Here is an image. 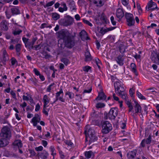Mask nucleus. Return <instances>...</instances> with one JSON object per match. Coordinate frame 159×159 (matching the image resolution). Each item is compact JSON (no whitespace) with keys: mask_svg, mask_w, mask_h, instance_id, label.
Returning <instances> with one entry per match:
<instances>
[{"mask_svg":"<svg viewBox=\"0 0 159 159\" xmlns=\"http://www.w3.org/2000/svg\"><path fill=\"white\" fill-rule=\"evenodd\" d=\"M56 34L59 39L58 41L59 50L64 56H69L71 52L66 49H71L74 46L75 42L74 37L67 30H60L56 33Z\"/></svg>","mask_w":159,"mask_h":159,"instance_id":"nucleus-1","label":"nucleus"},{"mask_svg":"<svg viewBox=\"0 0 159 159\" xmlns=\"http://www.w3.org/2000/svg\"><path fill=\"white\" fill-rule=\"evenodd\" d=\"M115 92L118 94L119 96L125 100H126L127 96L126 93L125 91L123 86L121 85L119 81H116L114 84Z\"/></svg>","mask_w":159,"mask_h":159,"instance_id":"nucleus-2","label":"nucleus"},{"mask_svg":"<svg viewBox=\"0 0 159 159\" xmlns=\"http://www.w3.org/2000/svg\"><path fill=\"white\" fill-rule=\"evenodd\" d=\"M102 132L104 134L108 133L112 129L111 124L107 120L105 121L102 123Z\"/></svg>","mask_w":159,"mask_h":159,"instance_id":"nucleus-3","label":"nucleus"},{"mask_svg":"<svg viewBox=\"0 0 159 159\" xmlns=\"http://www.w3.org/2000/svg\"><path fill=\"white\" fill-rule=\"evenodd\" d=\"M0 136L1 137L8 140L11 137V134L10 129L8 126H5L2 129Z\"/></svg>","mask_w":159,"mask_h":159,"instance_id":"nucleus-4","label":"nucleus"},{"mask_svg":"<svg viewBox=\"0 0 159 159\" xmlns=\"http://www.w3.org/2000/svg\"><path fill=\"white\" fill-rule=\"evenodd\" d=\"M74 18L69 15L66 16L65 19H61L59 21L60 24L64 26L72 25L74 22Z\"/></svg>","mask_w":159,"mask_h":159,"instance_id":"nucleus-5","label":"nucleus"},{"mask_svg":"<svg viewBox=\"0 0 159 159\" xmlns=\"http://www.w3.org/2000/svg\"><path fill=\"white\" fill-rule=\"evenodd\" d=\"M125 16L128 25L130 26L134 25L135 23V20L133 15L130 13L126 12Z\"/></svg>","mask_w":159,"mask_h":159,"instance_id":"nucleus-6","label":"nucleus"},{"mask_svg":"<svg viewBox=\"0 0 159 159\" xmlns=\"http://www.w3.org/2000/svg\"><path fill=\"white\" fill-rule=\"evenodd\" d=\"M118 109L117 108H111L107 115L109 119H115L118 115Z\"/></svg>","mask_w":159,"mask_h":159,"instance_id":"nucleus-7","label":"nucleus"},{"mask_svg":"<svg viewBox=\"0 0 159 159\" xmlns=\"http://www.w3.org/2000/svg\"><path fill=\"white\" fill-rule=\"evenodd\" d=\"M150 58L154 63L158 65H159V53H152Z\"/></svg>","mask_w":159,"mask_h":159,"instance_id":"nucleus-8","label":"nucleus"},{"mask_svg":"<svg viewBox=\"0 0 159 159\" xmlns=\"http://www.w3.org/2000/svg\"><path fill=\"white\" fill-rule=\"evenodd\" d=\"M22 146L23 144L21 141L19 139L15 140L12 144V147L15 150L22 148Z\"/></svg>","mask_w":159,"mask_h":159,"instance_id":"nucleus-9","label":"nucleus"},{"mask_svg":"<svg viewBox=\"0 0 159 159\" xmlns=\"http://www.w3.org/2000/svg\"><path fill=\"white\" fill-rule=\"evenodd\" d=\"M9 24L6 20H4L0 23V28L4 31H7L8 29V25Z\"/></svg>","mask_w":159,"mask_h":159,"instance_id":"nucleus-10","label":"nucleus"},{"mask_svg":"<svg viewBox=\"0 0 159 159\" xmlns=\"http://www.w3.org/2000/svg\"><path fill=\"white\" fill-rule=\"evenodd\" d=\"M152 139V136L150 135L146 139H143L142 141L140 143V145L143 148L145 146L146 144H149L151 143Z\"/></svg>","mask_w":159,"mask_h":159,"instance_id":"nucleus-11","label":"nucleus"},{"mask_svg":"<svg viewBox=\"0 0 159 159\" xmlns=\"http://www.w3.org/2000/svg\"><path fill=\"white\" fill-rule=\"evenodd\" d=\"M40 120L41 119L39 115L38 114H36L32 119L31 122L33 123L34 126H37L38 123H39Z\"/></svg>","mask_w":159,"mask_h":159,"instance_id":"nucleus-12","label":"nucleus"},{"mask_svg":"<svg viewBox=\"0 0 159 159\" xmlns=\"http://www.w3.org/2000/svg\"><path fill=\"white\" fill-rule=\"evenodd\" d=\"M148 11L151 10V11H153L154 10L157 8V4L155 2H153L152 0H151L148 3Z\"/></svg>","mask_w":159,"mask_h":159,"instance_id":"nucleus-13","label":"nucleus"},{"mask_svg":"<svg viewBox=\"0 0 159 159\" xmlns=\"http://www.w3.org/2000/svg\"><path fill=\"white\" fill-rule=\"evenodd\" d=\"M135 105L134 106V110L135 111V114H138L140 113L141 112L142 107L136 101H134Z\"/></svg>","mask_w":159,"mask_h":159,"instance_id":"nucleus-14","label":"nucleus"},{"mask_svg":"<svg viewBox=\"0 0 159 159\" xmlns=\"http://www.w3.org/2000/svg\"><path fill=\"white\" fill-rule=\"evenodd\" d=\"M2 52V61L3 63L9 60L8 56L5 49H3Z\"/></svg>","mask_w":159,"mask_h":159,"instance_id":"nucleus-15","label":"nucleus"},{"mask_svg":"<svg viewBox=\"0 0 159 159\" xmlns=\"http://www.w3.org/2000/svg\"><path fill=\"white\" fill-rule=\"evenodd\" d=\"M9 143V141L7 139L2 138L0 139V148L6 146Z\"/></svg>","mask_w":159,"mask_h":159,"instance_id":"nucleus-16","label":"nucleus"},{"mask_svg":"<svg viewBox=\"0 0 159 159\" xmlns=\"http://www.w3.org/2000/svg\"><path fill=\"white\" fill-rule=\"evenodd\" d=\"M123 56L122 55H120L115 58V60L120 66H122L124 64V59L122 57Z\"/></svg>","mask_w":159,"mask_h":159,"instance_id":"nucleus-17","label":"nucleus"},{"mask_svg":"<svg viewBox=\"0 0 159 159\" xmlns=\"http://www.w3.org/2000/svg\"><path fill=\"white\" fill-rule=\"evenodd\" d=\"M82 40H87L89 39L87 37V34L84 30H82L79 34Z\"/></svg>","mask_w":159,"mask_h":159,"instance_id":"nucleus-18","label":"nucleus"},{"mask_svg":"<svg viewBox=\"0 0 159 159\" xmlns=\"http://www.w3.org/2000/svg\"><path fill=\"white\" fill-rule=\"evenodd\" d=\"M136 150H134L128 153L127 156L128 159H134V158L136 156Z\"/></svg>","mask_w":159,"mask_h":159,"instance_id":"nucleus-19","label":"nucleus"},{"mask_svg":"<svg viewBox=\"0 0 159 159\" xmlns=\"http://www.w3.org/2000/svg\"><path fill=\"white\" fill-rule=\"evenodd\" d=\"M69 6L71 11H75L76 10L75 2L73 0H70L69 2Z\"/></svg>","mask_w":159,"mask_h":159,"instance_id":"nucleus-20","label":"nucleus"},{"mask_svg":"<svg viewBox=\"0 0 159 159\" xmlns=\"http://www.w3.org/2000/svg\"><path fill=\"white\" fill-rule=\"evenodd\" d=\"M50 100V98L47 95H45L43 96V106L44 107H46L47 105L49 103Z\"/></svg>","mask_w":159,"mask_h":159,"instance_id":"nucleus-21","label":"nucleus"},{"mask_svg":"<svg viewBox=\"0 0 159 159\" xmlns=\"http://www.w3.org/2000/svg\"><path fill=\"white\" fill-rule=\"evenodd\" d=\"M116 16L119 19H121L124 16V12L122 9L118 8L116 11Z\"/></svg>","mask_w":159,"mask_h":159,"instance_id":"nucleus-22","label":"nucleus"},{"mask_svg":"<svg viewBox=\"0 0 159 159\" xmlns=\"http://www.w3.org/2000/svg\"><path fill=\"white\" fill-rule=\"evenodd\" d=\"M106 98V96L105 94L104 93L102 92H99L98 93V95L97 98H96V100H105Z\"/></svg>","mask_w":159,"mask_h":159,"instance_id":"nucleus-23","label":"nucleus"},{"mask_svg":"<svg viewBox=\"0 0 159 159\" xmlns=\"http://www.w3.org/2000/svg\"><path fill=\"white\" fill-rule=\"evenodd\" d=\"M85 61H89L91 60L92 57L90 52L88 51H86L85 54Z\"/></svg>","mask_w":159,"mask_h":159,"instance_id":"nucleus-24","label":"nucleus"},{"mask_svg":"<svg viewBox=\"0 0 159 159\" xmlns=\"http://www.w3.org/2000/svg\"><path fill=\"white\" fill-rule=\"evenodd\" d=\"M130 67L131 69V71L133 72L135 75H138V72L136 69V66L135 63H132L130 65Z\"/></svg>","mask_w":159,"mask_h":159,"instance_id":"nucleus-25","label":"nucleus"},{"mask_svg":"<svg viewBox=\"0 0 159 159\" xmlns=\"http://www.w3.org/2000/svg\"><path fill=\"white\" fill-rule=\"evenodd\" d=\"M84 154L85 157L87 159L90 158L92 156H93V157L94 156V153L91 151H86L85 152Z\"/></svg>","mask_w":159,"mask_h":159,"instance_id":"nucleus-26","label":"nucleus"},{"mask_svg":"<svg viewBox=\"0 0 159 159\" xmlns=\"http://www.w3.org/2000/svg\"><path fill=\"white\" fill-rule=\"evenodd\" d=\"M89 144L97 141L98 140V137L95 135L93 136H90L89 137Z\"/></svg>","mask_w":159,"mask_h":159,"instance_id":"nucleus-27","label":"nucleus"},{"mask_svg":"<svg viewBox=\"0 0 159 159\" xmlns=\"http://www.w3.org/2000/svg\"><path fill=\"white\" fill-rule=\"evenodd\" d=\"M40 157L43 159H46L48 156V153L46 151L44 150L39 155Z\"/></svg>","mask_w":159,"mask_h":159,"instance_id":"nucleus-28","label":"nucleus"},{"mask_svg":"<svg viewBox=\"0 0 159 159\" xmlns=\"http://www.w3.org/2000/svg\"><path fill=\"white\" fill-rule=\"evenodd\" d=\"M11 11L13 15H17L20 13L19 9L16 7H14L11 9Z\"/></svg>","mask_w":159,"mask_h":159,"instance_id":"nucleus-29","label":"nucleus"},{"mask_svg":"<svg viewBox=\"0 0 159 159\" xmlns=\"http://www.w3.org/2000/svg\"><path fill=\"white\" fill-rule=\"evenodd\" d=\"M87 133H88L89 137L90 136H92L95 135L94 130L91 128H89L88 131H87Z\"/></svg>","mask_w":159,"mask_h":159,"instance_id":"nucleus-30","label":"nucleus"},{"mask_svg":"<svg viewBox=\"0 0 159 159\" xmlns=\"http://www.w3.org/2000/svg\"><path fill=\"white\" fill-rule=\"evenodd\" d=\"M119 50L120 52L122 54L121 55H122V56H124V52L125 51V46L122 45H120L119 47Z\"/></svg>","mask_w":159,"mask_h":159,"instance_id":"nucleus-31","label":"nucleus"},{"mask_svg":"<svg viewBox=\"0 0 159 159\" xmlns=\"http://www.w3.org/2000/svg\"><path fill=\"white\" fill-rule=\"evenodd\" d=\"M15 48L17 52V55L19 56L20 54L19 52L20 51L21 49V44L20 43L17 44Z\"/></svg>","mask_w":159,"mask_h":159,"instance_id":"nucleus-32","label":"nucleus"},{"mask_svg":"<svg viewBox=\"0 0 159 159\" xmlns=\"http://www.w3.org/2000/svg\"><path fill=\"white\" fill-rule=\"evenodd\" d=\"M61 93L63 94L62 88L61 87H60V91L56 93V97L57 100H58V97H59V96Z\"/></svg>","mask_w":159,"mask_h":159,"instance_id":"nucleus-33","label":"nucleus"},{"mask_svg":"<svg viewBox=\"0 0 159 159\" xmlns=\"http://www.w3.org/2000/svg\"><path fill=\"white\" fill-rule=\"evenodd\" d=\"M61 61L66 66H67L70 63L69 60L67 58H64L61 59Z\"/></svg>","mask_w":159,"mask_h":159,"instance_id":"nucleus-34","label":"nucleus"},{"mask_svg":"<svg viewBox=\"0 0 159 159\" xmlns=\"http://www.w3.org/2000/svg\"><path fill=\"white\" fill-rule=\"evenodd\" d=\"M25 47L28 48L30 50H31L33 49L34 47L33 45L30 42H28L27 43H25Z\"/></svg>","mask_w":159,"mask_h":159,"instance_id":"nucleus-35","label":"nucleus"},{"mask_svg":"<svg viewBox=\"0 0 159 159\" xmlns=\"http://www.w3.org/2000/svg\"><path fill=\"white\" fill-rule=\"evenodd\" d=\"M52 17L54 20H56L60 18V16L57 13H52Z\"/></svg>","mask_w":159,"mask_h":159,"instance_id":"nucleus-36","label":"nucleus"},{"mask_svg":"<svg viewBox=\"0 0 159 159\" xmlns=\"http://www.w3.org/2000/svg\"><path fill=\"white\" fill-rule=\"evenodd\" d=\"M55 2V0H52L50 2H48L45 5H43V7L44 8H46L47 7L51 6H52Z\"/></svg>","mask_w":159,"mask_h":159,"instance_id":"nucleus-37","label":"nucleus"},{"mask_svg":"<svg viewBox=\"0 0 159 159\" xmlns=\"http://www.w3.org/2000/svg\"><path fill=\"white\" fill-rule=\"evenodd\" d=\"M98 1L96 0L94 1V3L95 4L97 5V6L98 7H102L103 6L104 4V2H102L101 1L99 0V3H98Z\"/></svg>","mask_w":159,"mask_h":159,"instance_id":"nucleus-38","label":"nucleus"},{"mask_svg":"<svg viewBox=\"0 0 159 159\" xmlns=\"http://www.w3.org/2000/svg\"><path fill=\"white\" fill-rule=\"evenodd\" d=\"M136 94L138 97L142 100H146V98L143 96L140 92L138 91L136 92Z\"/></svg>","mask_w":159,"mask_h":159,"instance_id":"nucleus-39","label":"nucleus"},{"mask_svg":"<svg viewBox=\"0 0 159 159\" xmlns=\"http://www.w3.org/2000/svg\"><path fill=\"white\" fill-rule=\"evenodd\" d=\"M49 149L51 152V155L53 156L56 155V154L55 152H54L55 149L54 147L52 146L50 147Z\"/></svg>","mask_w":159,"mask_h":159,"instance_id":"nucleus-40","label":"nucleus"},{"mask_svg":"<svg viewBox=\"0 0 159 159\" xmlns=\"http://www.w3.org/2000/svg\"><path fill=\"white\" fill-rule=\"evenodd\" d=\"M66 95H68L69 98L71 99L73 98L74 96V94L73 93L69 91L67 92L66 93Z\"/></svg>","mask_w":159,"mask_h":159,"instance_id":"nucleus-41","label":"nucleus"},{"mask_svg":"<svg viewBox=\"0 0 159 159\" xmlns=\"http://www.w3.org/2000/svg\"><path fill=\"white\" fill-rule=\"evenodd\" d=\"M126 104L129 108V111L130 112L132 111L133 109V107L131 103L129 101H127Z\"/></svg>","mask_w":159,"mask_h":159,"instance_id":"nucleus-42","label":"nucleus"},{"mask_svg":"<svg viewBox=\"0 0 159 159\" xmlns=\"http://www.w3.org/2000/svg\"><path fill=\"white\" fill-rule=\"evenodd\" d=\"M95 62L97 65L98 68H100V65H101V62L99 59L98 58H95Z\"/></svg>","mask_w":159,"mask_h":159,"instance_id":"nucleus-43","label":"nucleus"},{"mask_svg":"<svg viewBox=\"0 0 159 159\" xmlns=\"http://www.w3.org/2000/svg\"><path fill=\"white\" fill-rule=\"evenodd\" d=\"M105 105L104 103H98L96 105V107L97 108H102L104 107Z\"/></svg>","mask_w":159,"mask_h":159,"instance_id":"nucleus-44","label":"nucleus"},{"mask_svg":"<svg viewBox=\"0 0 159 159\" xmlns=\"http://www.w3.org/2000/svg\"><path fill=\"white\" fill-rule=\"evenodd\" d=\"M64 142L68 146L70 147H72L73 143L70 140H66L64 141Z\"/></svg>","mask_w":159,"mask_h":159,"instance_id":"nucleus-45","label":"nucleus"},{"mask_svg":"<svg viewBox=\"0 0 159 159\" xmlns=\"http://www.w3.org/2000/svg\"><path fill=\"white\" fill-rule=\"evenodd\" d=\"M11 63L12 66L16 64L17 63V61L14 57H12L11 59Z\"/></svg>","mask_w":159,"mask_h":159,"instance_id":"nucleus-46","label":"nucleus"},{"mask_svg":"<svg viewBox=\"0 0 159 159\" xmlns=\"http://www.w3.org/2000/svg\"><path fill=\"white\" fill-rule=\"evenodd\" d=\"M100 20H101L103 21L104 22H106V18L105 15L102 13L100 17Z\"/></svg>","mask_w":159,"mask_h":159,"instance_id":"nucleus-47","label":"nucleus"},{"mask_svg":"<svg viewBox=\"0 0 159 159\" xmlns=\"http://www.w3.org/2000/svg\"><path fill=\"white\" fill-rule=\"evenodd\" d=\"M61 6L63 7V8L65 10V11H66L67 10L68 8L66 6V4L64 2H62L61 3Z\"/></svg>","mask_w":159,"mask_h":159,"instance_id":"nucleus-48","label":"nucleus"},{"mask_svg":"<svg viewBox=\"0 0 159 159\" xmlns=\"http://www.w3.org/2000/svg\"><path fill=\"white\" fill-rule=\"evenodd\" d=\"M22 32V30H15L14 31L13 33L15 35L19 34L20 33Z\"/></svg>","mask_w":159,"mask_h":159,"instance_id":"nucleus-49","label":"nucleus"},{"mask_svg":"<svg viewBox=\"0 0 159 159\" xmlns=\"http://www.w3.org/2000/svg\"><path fill=\"white\" fill-rule=\"evenodd\" d=\"M114 17L113 16H111L110 18L111 22L113 25H116V21L114 20Z\"/></svg>","mask_w":159,"mask_h":159,"instance_id":"nucleus-50","label":"nucleus"},{"mask_svg":"<svg viewBox=\"0 0 159 159\" xmlns=\"http://www.w3.org/2000/svg\"><path fill=\"white\" fill-rule=\"evenodd\" d=\"M91 67L89 66H84L83 69L84 71L86 72H88L89 70L90 69Z\"/></svg>","mask_w":159,"mask_h":159,"instance_id":"nucleus-51","label":"nucleus"},{"mask_svg":"<svg viewBox=\"0 0 159 159\" xmlns=\"http://www.w3.org/2000/svg\"><path fill=\"white\" fill-rule=\"evenodd\" d=\"M54 84V83L52 84H50L47 88L46 89V92H50L51 90L52 87Z\"/></svg>","mask_w":159,"mask_h":159,"instance_id":"nucleus-52","label":"nucleus"},{"mask_svg":"<svg viewBox=\"0 0 159 159\" xmlns=\"http://www.w3.org/2000/svg\"><path fill=\"white\" fill-rule=\"evenodd\" d=\"M129 0H122V3L124 6H127L129 4Z\"/></svg>","mask_w":159,"mask_h":159,"instance_id":"nucleus-53","label":"nucleus"},{"mask_svg":"<svg viewBox=\"0 0 159 159\" xmlns=\"http://www.w3.org/2000/svg\"><path fill=\"white\" fill-rule=\"evenodd\" d=\"M134 89L133 88H131L130 89L129 91V94L131 97H132L134 93Z\"/></svg>","mask_w":159,"mask_h":159,"instance_id":"nucleus-54","label":"nucleus"},{"mask_svg":"<svg viewBox=\"0 0 159 159\" xmlns=\"http://www.w3.org/2000/svg\"><path fill=\"white\" fill-rule=\"evenodd\" d=\"M48 24L47 23H43L41 24V26H40V28L42 29L45 27L47 28V25Z\"/></svg>","mask_w":159,"mask_h":159,"instance_id":"nucleus-55","label":"nucleus"},{"mask_svg":"<svg viewBox=\"0 0 159 159\" xmlns=\"http://www.w3.org/2000/svg\"><path fill=\"white\" fill-rule=\"evenodd\" d=\"M33 71L35 74L37 76H39L40 74V72L36 68H34Z\"/></svg>","mask_w":159,"mask_h":159,"instance_id":"nucleus-56","label":"nucleus"},{"mask_svg":"<svg viewBox=\"0 0 159 159\" xmlns=\"http://www.w3.org/2000/svg\"><path fill=\"white\" fill-rule=\"evenodd\" d=\"M107 32L106 29H103L102 28H101L99 32L102 35H104Z\"/></svg>","mask_w":159,"mask_h":159,"instance_id":"nucleus-57","label":"nucleus"},{"mask_svg":"<svg viewBox=\"0 0 159 159\" xmlns=\"http://www.w3.org/2000/svg\"><path fill=\"white\" fill-rule=\"evenodd\" d=\"M133 57L136 60L140 59L141 58V56L139 54H136L135 55H134Z\"/></svg>","mask_w":159,"mask_h":159,"instance_id":"nucleus-58","label":"nucleus"},{"mask_svg":"<svg viewBox=\"0 0 159 159\" xmlns=\"http://www.w3.org/2000/svg\"><path fill=\"white\" fill-rule=\"evenodd\" d=\"M43 148L42 146H40L38 147H36L35 148V150L37 151H41L43 150Z\"/></svg>","mask_w":159,"mask_h":159,"instance_id":"nucleus-59","label":"nucleus"},{"mask_svg":"<svg viewBox=\"0 0 159 159\" xmlns=\"http://www.w3.org/2000/svg\"><path fill=\"white\" fill-rule=\"evenodd\" d=\"M11 94L12 96V98L15 99H16V93L13 91H11L10 93Z\"/></svg>","mask_w":159,"mask_h":159,"instance_id":"nucleus-60","label":"nucleus"},{"mask_svg":"<svg viewBox=\"0 0 159 159\" xmlns=\"http://www.w3.org/2000/svg\"><path fill=\"white\" fill-rule=\"evenodd\" d=\"M46 107H44V106H43V113L46 116H48V112L46 111Z\"/></svg>","mask_w":159,"mask_h":159,"instance_id":"nucleus-61","label":"nucleus"},{"mask_svg":"<svg viewBox=\"0 0 159 159\" xmlns=\"http://www.w3.org/2000/svg\"><path fill=\"white\" fill-rule=\"evenodd\" d=\"M22 39L23 40V41L24 43L25 44V43H27L29 39H27L25 37H23L22 38Z\"/></svg>","mask_w":159,"mask_h":159,"instance_id":"nucleus-62","label":"nucleus"},{"mask_svg":"<svg viewBox=\"0 0 159 159\" xmlns=\"http://www.w3.org/2000/svg\"><path fill=\"white\" fill-rule=\"evenodd\" d=\"M42 143L44 147H46L48 144L47 142L44 140H43L42 141Z\"/></svg>","mask_w":159,"mask_h":159,"instance_id":"nucleus-63","label":"nucleus"},{"mask_svg":"<svg viewBox=\"0 0 159 159\" xmlns=\"http://www.w3.org/2000/svg\"><path fill=\"white\" fill-rule=\"evenodd\" d=\"M92 90V89L91 88H90L89 89L87 90V89H85L84 90V91L83 92V93H90Z\"/></svg>","mask_w":159,"mask_h":159,"instance_id":"nucleus-64","label":"nucleus"}]
</instances>
